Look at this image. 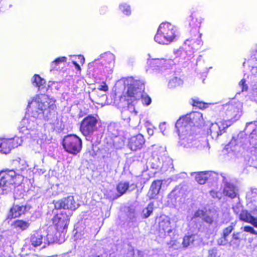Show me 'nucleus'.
Returning a JSON list of instances; mask_svg holds the SVG:
<instances>
[{"mask_svg": "<svg viewBox=\"0 0 257 257\" xmlns=\"http://www.w3.org/2000/svg\"><path fill=\"white\" fill-rule=\"evenodd\" d=\"M22 176L17 174L14 170H7L0 173V194H7L15 185L21 181Z\"/></svg>", "mask_w": 257, "mask_h": 257, "instance_id": "obj_5", "label": "nucleus"}, {"mask_svg": "<svg viewBox=\"0 0 257 257\" xmlns=\"http://www.w3.org/2000/svg\"><path fill=\"white\" fill-rule=\"evenodd\" d=\"M119 106L123 107L121 111L122 118L129 122L131 120V117L135 116L137 114L135 104L133 103L130 99L124 93L120 97Z\"/></svg>", "mask_w": 257, "mask_h": 257, "instance_id": "obj_11", "label": "nucleus"}, {"mask_svg": "<svg viewBox=\"0 0 257 257\" xmlns=\"http://www.w3.org/2000/svg\"><path fill=\"white\" fill-rule=\"evenodd\" d=\"M54 241V236L45 231H34L30 237L31 243L34 247L43 245V247H45L47 245Z\"/></svg>", "mask_w": 257, "mask_h": 257, "instance_id": "obj_12", "label": "nucleus"}, {"mask_svg": "<svg viewBox=\"0 0 257 257\" xmlns=\"http://www.w3.org/2000/svg\"><path fill=\"white\" fill-rule=\"evenodd\" d=\"M204 121L202 113L194 112L180 118L176 122L175 126L183 125L194 131L196 127H199L203 124Z\"/></svg>", "mask_w": 257, "mask_h": 257, "instance_id": "obj_7", "label": "nucleus"}, {"mask_svg": "<svg viewBox=\"0 0 257 257\" xmlns=\"http://www.w3.org/2000/svg\"><path fill=\"white\" fill-rule=\"evenodd\" d=\"M193 105L194 106H198L200 108L202 107H204V104L202 103L201 102L199 101L198 99H193Z\"/></svg>", "mask_w": 257, "mask_h": 257, "instance_id": "obj_52", "label": "nucleus"}, {"mask_svg": "<svg viewBox=\"0 0 257 257\" xmlns=\"http://www.w3.org/2000/svg\"><path fill=\"white\" fill-rule=\"evenodd\" d=\"M66 60H67V58L65 57H59V58L56 59L51 63V71H52V70L56 69V67H57V65H58L60 63L66 62Z\"/></svg>", "mask_w": 257, "mask_h": 257, "instance_id": "obj_41", "label": "nucleus"}, {"mask_svg": "<svg viewBox=\"0 0 257 257\" xmlns=\"http://www.w3.org/2000/svg\"><path fill=\"white\" fill-rule=\"evenodd\" d=\"M63 146L67 152L76 155L82 149V140L75 135H68L63 139Z\"/></svg>", "mask_w": 257, "mask_h": 257, "instance_id": "obj_9", "label": "nucleus"}, {"mask_svg": "<svg viewBox=\"0 0 257 257\" xmlns=\"http://www.w3.org/2000/svg\"><path fill=\"white\" fill-rule=\"evenodd\" d=\"M101 63L105 65L104 68L108 72H111L114 66V56L110 52H106L100 55Z\"/></svg>", "mask_w": 257, "mask_h": 257, "instance_id": "obj_25", "label": "nucleus"}, {"mask_svg": "<svg viewBox=\"0 0 257 257\" xmlns=\"http://www.w3.org/2000/svg\"><path fill=\"white\" fill-rule=\"evenodd\" d=\"M55 101L48 95H37L29 100L28 111L34 118L49 120L55 114Z\"/></svg>", "mask_w": 257, "mask_h": 257, "instance_id": "obj_1", "label": "nucleus"}, {"mask_svg": "<svg viewBox=\"0 0 257 257\" xmlns=\"http://www.w3.org/2000/svg\"><path fill=\"white\" fill-rule=\"evenodd\" d=\"M30 209L29 205H14L10 210L8 214V218H15L19 217L25 212L28 211Z\"/></svg>", "mask_w": 257, "mask_h": 257, "instance_id": "obj_26", "label": "nucleus"}, {"mask_svg": "<svg viewBox=\"0 0 257 257\" xmlns=\"http://www.w3.org/2000/svg\"><path fill=\"white\" fill-rule=\"evenodd\" d=\"M0 257H1V256H0Z\"/></svg>", "mask_w": 257, "mask_h": 257, "instance_id": "obj_61", "label": "nucleus"}, {"mask_svg": "<svg viewBox=\"0 0 257 257\" xmlns=\"http://www.w3.org/2000/svg\"><path fill=\"white\" fill-rule=\"evenodd\" d=\"M14 226L16 228H19V229L25 230L29 227L30 223L28 221L17 220L15 222Z\"/></svg>", "mask_w": 257, "mask_h": 257, "instance_id": "obj_35", "label": "nucleus"}, {"mask_svg": "<svg viewBox=\"0 0 257 257\" xmlns=\"http://www.w3.org/2000/svg\"><path fill=\"white\" fill-rule=\"evenodd\" d=\"M184 52L181 49L177 50L174 51V54L176 56V57H182L184 54Z\"/></svg>", "mask_w": 257, "mask_h": 257, "instance_id": "obj_53", "label": "nucleus"}, {"mask_svg": "<svg viewBox=\"0 0 257 257\" xmlns=\"http://www.w3.org/2000/svg\"><path fill=\"white\" fill-rule=\"evenodd\" d=\"M37 123L34 120L24 118L21 122L20 131L25 135L30 134L34 138L33 145L36 153H41L45 148L46 136L40 132L33 133L37 127Z\"/></svg>", "mask_w": 257, "mask_h": 257, "instance_id": "obj_3", "label": "nucleus"}, {"mask_svg": "<svg viewBox=\"0 0 257 257\" xmlns=\"http://www.w3.org/2000/svg\"><path fill=\"white\" fill-rule=\"evenodd\" d=\"M223 181L224 184L223 189L224 194L231 198L236 197L237 193V189L236 187L233 184L226 181L224 178Z\"/></svg>", "mask_w": 257, "mask_h": 257, "instance_id": "obj_27", "label": "nucleus"}, {"mask_svg": "<svg viewBox=\"0 0 257 257\" xmlns=\"http://www.w3.org/2000/svg\"><path fill=\"white\" fill-rule=\"evenodd\" d=\"M229 120H220L213 123L210 126V136L212 139L216 140L225 132V130L231 125Z\"/></svg>", "mask_w": 257, "mask_h": 257, "instance_id": "obj_18", "label": "nucleus"}, {"mask_svg": "<svg viewBox=\"0 0 257 257\" xmlns=\"http://www.w3.org/2000/svg\"><path fill=\"white\" fill-rule=\"evenodd\" d=\"M172 234L173 232L170 218L166 216H161L159 222V236L161 238L167 236L171 237Z\"/></svg>", "mask_w": 257, "mask_h": 257, "instance_id": "obj_19", "label": "nucleus"}, {"mask_svg": "<svg viewBox=\"0 0 257 257\" xmlns=\"http://www.w3.org/2000/svg\"><path fill=\"white\" fill-rule=\"evenodd\" d=\"M32 81L33 85L37 87L39 90L45 89L44 85L46 81L44 79L40 77L39 75L35 74L34 76Z\"/></svg>", "mask_w": 257, "mask_h": 257, "instance_id": "obj_32", "label": "nucleus"}, {"mask_svg": "<svg viewBox=\"0 0 257 257\" xmlns=\"http://www.w3.org/2000/svg\"><path fill=\"white\" fill-rule=\"evenodd\" d=\"M205 216V212L203 210L199 209L197 210L192 216V219L200 217L202 218L203 217Z\"/></svg>", "mask_w": 257, "mask_h": 257, "instance_id": "obj_44", "label": "nucleus"}, {"mask_svg": "<svg viewBox=\"0 0 257 257\" xmlns=\"http://www.w3.org/2000/svg\"><path fill=\"white\" fill-rule=\"evenodd\" d=\"M210 194L214 198L220 199L221 197V193L220 192L213 190L210 191Z\"/></svg>", "mask_w": 257, "mask_h": 257, "instance_id": "obj_48", "label": "nucleus"}, {"mask_svg": "<svg viewBox=\"0 0 257 257\" xmlns=\"http://www.w3.org/2000/svg\"><path fill=\"white\" fill-rule=\"evenodd\" d=\"M97 118L92 115H88L81 121L80 131L84 136L93 133L97 129Z\"/></svg>", "mask_w": 257, "mask_h": 257, "instance_id": "obj_17", "label": "nucleus"}, {"mask_svg": "<svg viewBox=\"0 0 257 257\" xmlns=\"http://www.w3.org/2000/svg\"><path fill=\"white\" fill-rule=\"evenodd\" d=\"M143 252L139 250H135L132 247H130L126 254V257H143Z\"/></svg>", "mask_w": 257, "mask_h": 257, "instance_id": "obj_37", "label": "nucleus"}, {"mask_svg": "<svg viewBox=\"0 0 257 257\" xmlns=\"http://www.w3.org/2000/svg\"><path fill=\"white\" fill-rule=\"evenodd\" d=\"M202 219L206 222L211 223L212 222V218L209 216L206 215L205 214V216L202 217Z\"/></svg>", "mask_w": 257, "mask_h": 257, "instance_id": "obj_54", "label": "nucleus"}, {"mask_svg": "<svg viewBox=\"0 0 257 257\" xmlns=\"http://www.w3.org/2000/svg\"><path fill=\"white\" fill-rule=\"evenodd\" d=\"M191 174L196 175L195 180L200 184H204L207 180L215 181L217 178V174L211 171L194 172Z\"/></svg>", "mask_w": 257, "mask_h": 257, "instance_id": "obj_22", "label": "nucleus"}, {"mask_svg": "<svg viewBox=\"0 0 257 257\" xmlns=\"http://www.w3.org/2000/svg\"><path fill=\"white\" fill-rule=\"evenodd\" d=\"M162 182L160 180L154 181L148 193V196L150 199H153L159 193Z\"/></svg>", "mask_w": 257, "mask_h": 257, "instance_id": "obj_29", "label": "nucleus"}, {"mask_svg": "<svg viewBox=\"0 0 257 257\" xmlns=\"http://www.w3.org/2000/svg\"><path fill=\"white\" fill-rule=\"evenodd\" d=\"M183 80L177 77H174L171 79L168 84V86L171 88H174L183 84Z\"/></svg>", "mask_w": 257, "mask_h": 257, "instance_id": "obj_34", "label": "nucleus"}, {"mask_svg": "<svg viewBox=\"0 0 257 257\" xmlns=\"http://www.w3.org/2000/svg\"><path fill=\"white\" fill-rule=\"evenodd\" d=\"M239 86L241 89V91L243 92L246 91L248 89V86L245 83L244 79H242L239 83Z\"/></svg>", "mask_w": 257, "mask_h": 257, "instance_id": "obj_47", "label": "nucleus"}, {"mask_svg": "<svg viewBox=\"0 0 257 257\" xmlns=\"http://www.w3.org/2000/svg\"><path fill=\"white\" fill-rule=\"evenodd\" d=\"M233 226L232 225H229L228 227L224 228L223 230V236L227 237L229 234L233 230Z\"/></svg>", "mask_w": 257, "mask_h": 257, "instance_id": "obj_45", "label": "nucleus"}, {"mask_svg": "<svg viewBox=\"0 0 257 257\" xmlns=\"http://www.w3.org/2000/svg\"><path fill=\"white\" fill-rule=\"evenodd\" d=\"M243 206L239 203L232 207L234 212L239 216L240 220L250 223L254 227L257 228V216H254L247 210L243 209Z\"/></svg>", "mask_w": 257, "mask_h": 257, "instance_id": "obj_14", "label": "nucleus"}, {"mask_svg": "<svg viewBox=\"0 0 257 257\" xmlns=\"http://www.w3.org/2000/svg\"><path fill=\"white\" fill-rule=\"evenodd\" d=\"M202 19L200 18L199 19L194 18L191 16V19L189 22V25L193 29H196L200 27L201 23H202Z\"/></svg>", "mask_w": 257, "mask_h": 257, "instance_id": "obj_38", "label": "nucleus"}, {"mask_svg": "<svg viewBox=\"0 0 257 257\" xmlns=\"http://www.w3.org/2000/svg\"><path fill=\"white\" fill-rule=\"evenodd\" d=\"M217 254V249L215 248H213L208 250V257H216Z\"/></svg>", "mask_w": 257, "mask_h": 257, "instance_id": "obj_49", "label": "nucleus"}, {"mask_svg": "<svg viewBox=\"0 0 257 257\" xmlns=\"http://www.w3.org/2000/svg\"><path fill=\"white\" fill-rule=\"evenodd\" d=\"M113 145L116 149H119L122 148L124 145L125 139L121 134L111 138Z\"/></svg>", "mask_w": 257, "mask_h": 257, "instance_id": "obj_31", "label": "nucleus"}, {"mask_svg": "<svg viewBox=\"0 0 257 257\" xmlns=\"http://www.w3.org/2000/svg\"><path fill=\"white\" fill-rule=\"evenodd\" d=\"M179 36L178 28L168 22L161 23L154 37L158 43L168 45L175 41Z\"/></svg>", "mask_w": 257, "mask_h": 257, "instance_id": "obj_4", "label": "nucleus"}, {"mask_svg": "<svg viewBox=\"0 0 257 257\" xmlns=\"http://www.w3.org/2000/svg\"><path fill=\"white\" fill-rule=\"evenodd\" d=\"M54 206L57 209L63 208L74 211L79 207V204L75 201L73 196H69L54 202Z\"/></svg>", "mask_w": 257, "mask_h": 257, "instance_id": "obj_20", "label": "nucleus"}, {"mask_svg": "<svg viewBox=\"0 0 257 257\" xmlns=\"http://www.w3.org/2000/svg\"><path fill=\"white\" fill-rule=\"evenodd\" d=\"M238 234H239V233H233V234H232L233 239H236V240L238 239H239Z\"/></svg>", "mask_w": 257, "mask_h": 257, "instance_id": "obj_57", "label": "nucleus"}, {"mask_svg": "<svg viewBox=\"0 0 257 257\" xmlns=\"http://www.w3.org/2000/svg\"><path fill=\"white\" fill-rule=\"evenodd\" d=\"M154 209V205L152 203L148 204V206L143 209L142 216L144 218H148L152 213Z\"/></svg>", "mask_w": 257, "mask_h": 257, "instance_id": "obj_39", "label": "nucleus"}, {"mask_svg": "<svg viewBox=\"0 0 257 257\" xmlns=\"http://www.w3.org/2000/svg\"><path fill=\"white\" fill-rule=\"evenodd\" d=\"M249 65L251 67L250 72L253 75L257 76V56H255L248 61Z\"/></svg>", "mask_w": 257, "mask_h": 257, "instance_id": "obj_36", "label": "nucleus"}, {"mask_svg": "<svg viewBox=\"0 0 257 257\" xmlns=\"http://www.w3.org/2000/svg\"><path fill=\"white\" fill-rule=\"evenodd\" d=\"M223 108L228 120L232 122L235 121L240 117L242 111V104L239 101L233 100L228 103L223 105ZM231 123V122H230Z\"/></svg>", "mask_w": 257, "mask_h": 257, "instance_id": "obj_13", "label": "nucleus"}, {"mask_svg": "<svg viewBox=\"0 0 257 257\" xmlns=\"http://www.w3.org/2000/svg\"><path fill=\"white\" fill-rule=\"evenodd\" d=\"M194 240V236L193 235H187L184 236L183 242H182V245L184 247H187L188 246H189L191 243L193 242Z\"/></svg>", "mask_w": 257, "mask_h": 257, "instance_id": "obj_40", "label": "nucleus"}, {"mask_svg": "<svg viewBox=\"0 0 257 257\" xmlns=\"http://www.w3.org/2000/svg\"><path fill=\"white\" fill-rule=\"evenodd\" d=\"M22 143V140L18 137L13 139H0V152L4 154H8L12 148L17 147Z\"/></svg>", "mask_w": 257, "mask_h": 257, "instance_id": "obj_21", "label": "nucleus"}, {"mask_svg": "<svg viewBox=\"0 0 257 257\" xmlns=\"http://www.w3.org/2000/svg\"><path fill=\"white\" fill-rule=\"evenodd\" d=\"M73 64L74 65H75L76 68L78 70H80L81 69H80V67L79 66V64H78L76 62H73Z\"/></svg>", "mask_w": 257, "mask_h": 257, "instance_id": "obj_58", "label": "nucleus"}, {"mask_svg": "<svg viewBox=\"0 0 257 257\" xmlns=\"http://www.w3.org/2000/svg\"><path fill=\"white\" fill-rule=\"evenodd\" d=\"M252 94L254 100L257 101V84H254L252 87Z\"/></svg>", "mask_w": 257, "mask_h": 257, "instance_id": "obj_50", "label": "nucleus"}, {"mask_svg": "<svg viewBox=\"0 0 257 257\" xmlns=\"http://www.w3.org/2000/svg\"><path fill=\"white\" fill-rule=\"evenodd\" d=\"M136 188L137 185L135 184H129L126 182H120L116 187L117 191L119 193L118 197L124 194L127 191L131 192L134 190Z\"/></svg>", "mask_w": 257, "mask_h": 257, "instance_id": "obj_28", "label": "nucleus"}, {"mask_svg": "<svg viewBox=\"0 0 257 257\" xmlns=\"http://www.w3.org/2000/svg\"><path fill=\"white\" fill-rule=\"evenodd\" d=\"M253 194H257V189L254 188V189H251L250 191H248L246 195L248 198H252L254 196L252 195Z\"/></svg>", "mask_w": 257, "mask_h": 257, "instance_id": "obj_51", "label": "nucleus"}, {"mask_svg": "<svg viewBox=\"0 0 257 257\" xmlns=\"http://www.w3.org/2000/svg\"><path fill=\"white\" fill-rule=\"evenodd\" d=\"M241 229L244 232L248 233L250 234L257 235V231L255 230L252 226L249 225H245L241 227Z\"/></svg>", "mask_w": 257, "mask_h": 257, "instance_id": "obj_42", "label": "nucleus"}, {"mask_svg": "<svg viewBox=\"0 0 257 257\" xmlns=\"http://www.w3.org/2000/svg\"><path fill=\"white\" fill-rule=\"evenodd\" d=\"M72 215L71 211H63L61 213L57 214L53 218V223L57 230L55 234L53 235L57 238L59 234L62 239L65 238L68 225L69 222V217Z\"/></svg>", "mask_w": 257, "mask_h": 257, "instance_id": "obj_6", "label": "nucleus"}, {"mask_svg": "<svg viewBox=\"0 0 257 257\" xmlns=\"http://www.w3.org/2000/svg\"><path fill=\"white\" fill-rule=\"evenodd\" d=\"M180 137L179 144L184 148H189L196 146L197 141L194 139L193 131L183 125L175 126Z\"/></svg>", "mask_w": 257, "mask_h": 257, "instance_id": "obj_10", "label": "nucleus"}, {"mask_svg": "<svg viewBox=\"0 0 257 257\" xmlns=\"http://www.w3.org/2000/svg\"><path fill=\"white\" fill-rule=\"evenodd\" d=\"M107 89H108V87H107V86H106V85H101V88H100V90L104 91H107Z\"/></svg>", "mask_w": 257, "mask_h": 257, "instance_id": "obj_56", "label": "nucleus"}, {"mask_svg": "<svg viewBox=\"0 0 257 257\" xmlns=\"http://www.w3.org/2000/svg\"><path fill=\"white\" fill-rule=\"evenodd\" d=\"M148 63L153 70L160 72L170 69L175 64L173 60L165 59H152Z\"/></svg>", "mask_w": 257, "mask_h": 257, "instance_id": "obj_16", "label": "nucleus"}, {"mask_svg": "<svg viewBox=\"0 0 257 257\" xmlns=\"http://www.w3.org/2000/svg\"><path fill=\"white\" fill-rule=\"evenodd\" d=\"M107 134L110 137L117 136L121 134V130L118 123L111 122L107 126Z\"/></svg>", "mask_w": 257, "mask_h": 257, "instance_id": "obj_30", "label": "nucleus"}, {"mask_svg": "<svg viewBox=\"0 0 257 257\" xmlns=\"http://www.w3.org/2000/svg\"><path fill=\"white\" fill-rule=\"evenodd\" d=\"M245 131L250 133L249 142L253 148H257V121L248 122L246 124Z\"/></svg>", "mask_w": 257, "mask_h": 257, "instance_id": "obj_23", "label": "nucleus"}, {"mask_svg": "<svg viewBox=\"0 0 257 257\" xmlns=\"http://www.w3.org/2000/svg\"><path fill=\"white\" fill-rule=\"evenodd\" d=\"M159 128L160 131L162 132V133L164 134V132L166 129V123L163 122L161 123L159 125Z\"/></svg>", "mask_w": 257, "mask_h": 257, "instance_id": "obj_55", "label": "nucleus"}, {"mask_svg": "<svg viewBox=\"0 0 257 257\" xmlns=\"http://www.w3.org/2000/svg\"><path fill=\"white\" fill-rule=\"evenodd\" d=\"M152 168L154 169H160L164 166V163L162 162L159 157H153L150 162Z\"/></svg>", "mask_w": 257, "mask_h": 257, "instance_id": "obj_33", "label": "nucleus"}, {"mask_svg": "<svg viewBox=\"0 0 257 257\" xmlns=\"http://www.w3.org/2000/svg\"><path fill=\"white\" fill-rule=\"evenodd\" d=\"M243 134L240 133L236 137H233L226 146V149L228 151V156H230L232 159L239 157L243 153V151L245 148L244 142L245 139L242 136Z\"/></svg>", "mask_w": 257, "mask_h": 257, "instance_id": "obj_8", "label": "nucleus"}, {"mask_svg": "<svg viewBox=\"0 0 257 257\" xmlns=\"http://www.w3.org/2000/svg\"><path fill=\"white\" fill-rule=\"evenodd\" d=\"M201 36L202 34H199L198 30H196L194 35L185 41V46L188 47V49H191V50H186V53L188 57H191L194 51L198 50L202 45L203 42L201 40ZM185 49H187V48L186 47Z\"/></svg>", "mask_w": 257, "mask_h": 257, "instance_id": "obj_15", "label": "nucleus"}, {"mask_svg": "<svg viewBox=\"0 0 257 257\" xmlns=\"http://www.w3.org/2000/svg\"><path fill=\"white\" fill-rule=\"evenodd\" d=\"M148 133L149 135H152L153 134V130L152 129H148Z\"/></svg>", "mask_w": 257, "mask_h": 257, "instance_id": "obj_59", "label": "nucleus"}, {"mask_svg": "<svg viewBox=\"0 0 257 257\" xmlns=\"http://www.w3.org/2000/svg\"><path fill=\"white\" fill-rule=\"evenodd\" d=\"M145 142L144 136L141 134H138L131 137L128 142V147L133 151L141 149Z\"/></svg>", "mask_w": 257, "mask_h": 257, "instance_id": "obj_24", "label": "nucleus"}, {"mask_svg": "<svg viewBox=\"0 0 257 257\" xmlns=\"http://www.w3.org/2000/svg\"><path fill=\"white\" fill-rule=\"evenodd\" d=\"M79 57L81 58V62L84 63V60H85L84 58L82 56H80Z\"/></svg>", "mask_w": 257, "mask_h": 257, "instance_id": "obj_60", "label": "nucleus"}, {"mask_svg": "<svg viewBox=\"0 0 257 257\" xmlns=\"http://www.w3.org/2000/svg\"><path fill=\"white\" fill-rule=\"evenodd\" d=\"M124 84L123 93L126 95L135 105L140 99L142 103L146 105H149L151 103V98L146 94H143L145 89L143 82L135 80L133 77H129L124 80Z\"/></svg>", "mask_w": 257, "mask_h": 257, "instance_id": "obj_2", "label": "nucleus"}, {"mask_svg": "<svg viewBox=\"0 0 257 257\" xmlns=\"http://www.w3.org/2000/svg\"><path fill=\"white\" fill-rule=\"evenodd\" d=\"M228 242L227 237L222 235L221 237L219 238L217 240V243L220 245H225Z\"/></svg>", "mask_w": 257, "mask_h": 257, "instance_id": "obj_46", "label": "nucleus"}, {"mask_svg": "<svg viewBox=\"0 0 257 257\" xmlns=\"http://www.w3.org/2000/svg\"><path fill=\"white\" fill-rule=\"evenodd\" d=\"M119 8L124 14L127 16L131 14L130 7L126 4H121L119 6Z\"/></svg>", "mask_w": 257, "mask_h": 257, "instance_id": "obj_43", "label": "nucleus"}]
</instances>
